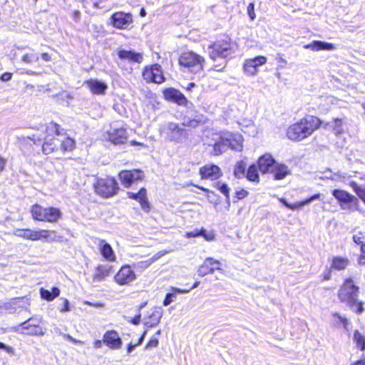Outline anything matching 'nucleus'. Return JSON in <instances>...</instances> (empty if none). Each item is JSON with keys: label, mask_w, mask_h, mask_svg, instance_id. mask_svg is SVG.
<instances>
[{"label": "nucleus", "mask_w": 365, "mask_h": 365, "mask_svg": "<svg viewBox=\"0 0 365 365\" xmlns=\"http://www.w3.org/2000/svg\"><path fill=\"white\" fill-rule=\"evenodd\" d=\"M103 344V337L102 339H96L93 341V345L95 349H100L102 347Z\"/></svg>", "instance_id": "obj_56"}, {"label": "nucleus", "mask_w": 365, "mask_h": 365, "mask_svg": "<svg viewBox=\"0 0 365 365\" xmlns=\"http://www.w3.org/2000/svg\"><path fill=\"white\" fill-rule=\"evenodd\" d=\"M43 138L36 134L27 137V140L33 144L41 145L43 155H48L61 151L63 154L73 153L76 148L74 138L67 134L61 125L53 120L43 125Z\"/></svg>", "instance_id": "obj_1"}, {"label": "nucleus", "mask_w": 365, "mask_h": 365, "mask_svg": "<svg viewBox=\"0 0 365 365\" xmlns=\"http://www.w3.org/2000/svg\"><path fill=\"white\" fill-rule=\"evenodd\" d=\"M39 292L41 297L48 302L53 301L56 297L59 296L61 292L60 289L57 287H52L51 291L41 287Z\"/></svg>", "instance_id": "obj_34"}, {"label": "nucleus", "mask_w": 365, "mask_h": 365, "mask_svg": "<svg viewBox=\"0 0 365 365\" xmlns=\"http://www.w3.org/2000/svg\"><path fill=\"white\" fill-rule=\"evenodd\" d=\"M109 21V24L113 28L120 30H125L132 27L133 24V16L130 12L119 11L113 13Z\"/></svg>", "instance_id": "obj_11"}, {"label": "nucleus", "mask_w": 365, "mask_h": 365, "mask_svg": "<svg viewBox=\"0 0 365 365\" xmlns=\"http://www.w3.org/2000/svg\"><path fill=\"white\" fill-rule=\"evenodd\" d=\"M180 66L190 71H201L204 69L205 58L192 51H184L178 56Z\"/></svg>", "instance_id": "obj_7"}, {"label": "nucleus", "mask_w": 365, "mask_h": 365, "mask_svg": "<svg viewBox=\"0 0 365 365\" xmlns=\"http://www.w3.org/2000/svg\"><path fill=\"white\" fill-rule=\"evenodd\" d=\"M215 186L226 197L227 200L230 199V189L227 184L217 182L215 183Z\"/></svg>", "instance_id": "obj_40"}, {"label": "nucleus", "mask_w": 365, "mask_h": 365, "mask_svg": "<svg viewBox=\"0 0 365 365\" xmlns=\"http://www.w3.org/2000/svg\"><path fill=\"white\" fill-rule=\"evenodd\" d=\"M360 287L356 284L354 278L349 277L344 279L337 292V297L341 303L345 304L349 308H355L354 312L361 315L364 311V303L359 300Z\"/></svg>", "instance_id": "obj_3"}, {"label": "nucleus", "mask_w": 365, "mask_h": 365, "mask_svg": "<svg viewBox=\"0 0 365 365\" xmlns=\"http://www.w3.org/2000/svg\"><path fill=\"white\" fill-rule=\"evenodd\" d=\"M120 184L125 188L141 182L145 178L144 172L140 169L122 170L118 173Z\"/></svg>", "instance_id": "obj_10"}, {"label": "nucleus", "mask_w": 365, "mask_h": 365, "mask_svg": "<svg viewBox=\"0 0 365 365\" xmlns=\"http://www.w3.org/2000/svg\"><path fill=\"white\" fill-rule=\"evenodd\" d=\"M258 170L259 168L257 164H251L247 170L245 178L250 182H259V175Z\"/></svg>", "instance_id": "obj_35"}, {"label": "nucleus", "mask_w": 365, "mask_h": 365, "mask_svg": "<svg viewBox=\"0 0 365 365\" xmlns=\"http://www.w3.org/2000/svg\"><path fill=\"white\" fill-rule=\"evenodd\" d=\"M159 344V340L155 336H152L146 343L145 346V349H151L155 348Z\"/></svg>", "instance_id": "obj_44"}, {"label": "nucleus", "mask_w": 365, "mask_h": 365, "mask_svg": "<svg viewBox=\"0 0 365 365\" xmlns=\"http://www.w3.org/2000/svg\"><path fill=\"white\" fill-rule=\"evenodd\" d=\"M137 346L138 345H135V344H132V343L128 344L126 346L127 352L130 353L134 349V348Z\"/></svg>", "instance_id": "obj_62"}, {"label": "nucleus", "mask_w": 365, "mask_h": 365, "mask_svg": "<svg viewBox=\"0 0 365 365\" xmlns=\"http://www.w3.org/2000/svg\"><path fill=\"white\" fill-rule=\"evenodd\" d=\"M130 145H131L133 146H140L143 148L146 147V145L144 143L134 140L130 141Z\"/></svg>", "instance_id": "obj_57"}, {"label": "nucleus", "mask_w": 365, "mask_h": 365, "mask_svg": "<svg viewBox=\"0 0 365 365\" xmlns=\"http://www.w3.org/2000/svg\"><path fill=\"white\" fill-rule=\"evenodd\" d=\"M17 232L19 237L31 241L46 240L51 235H56L55 230H31L30 228L19 229Z\"/></svg>", "instance_id": "obj_12"}, {"label": "nucleus", "mask_w": 365, "mask_h": 365, "mask_svg": "<svg viewBox=\"0 0 365 365\" xmlns=\"http://www.w3.org/2000/svg\"><path fill=\"white\" fill-rule=\"evenodd\" d=\"M118 58L120 63L128 61L130 63L140 64L143 62L144 56L143 53L137 52L135 50H125L124 48H119L117 51Z\"/></svg>", "instance_id": "obj_16"}, {"label": "nucleus", "mask_w": 365, "mask_h": 365, "mask_svg": "<svg viewBox=\"0 0 365 365\" xmlns=\"http://www.w3.org/2000/svg\"><path fill=\"white\" fill-rule=\"evenodd\" d=\"M199 175L201 180L214 181L219 180L223 175V173L219 165L213 163H206L200 167Z\"/></svg>", "instance_id": "obj_14"}, {"label": "nucleus", "mask_w": 365, "mask_h": 365, "mask_svg": "<svg viewBox=\"0 0 365 365\" xmlns=\"http://www.w3.org/2000/svg\"><path fill=\"white\" fill-rule=\"evenodd\" d=\"M323 124V120L314 115H306L290 124L286 130V137L292 142H300L312 136Z\"/></svg>", "instance_id": "obj_2"}, {"label": "nucleus", "mask_w": 365, "mask_h": 365, "mask_svg": "<svg viewBox=\"0 0 365 365\" xmlns=\"http://www.w3.org/2000/svg\"><path fill=\"white\" fill-rule=\"evenodd\" d=\"M276 164V161L270 153H264L259 157L257 165L262 174L270 173V171Z\"/></svg>", "instance_id": "obj_23"}, {"label": "nucleus", "mask_w": 365, "mask_h": 365, "mask_svg": "<svg viewBox=\"0 0 365 365\" xmlns=\"http://www.w3.org/2000/svg\"><path fill=\"white\" fill-rule=\"evenodd\" d=\"M350 264V259L348 257L334 255L330 260V267L334 271L341 272L348 268Z\"/></svg>", "instance_id": "obj_27"}, {"label": "nucleus", "mask_w": 365, "mask_h": 365, "mask_svg": "<svg viewBox=\"0 0 365 365\" xmlns=\"http://www.w3.org/2000/svg\"><path fill=\"white\" fill-rule=\"evenodd\" d=\"M200 284V282L199 281H197L195 282L188 289L189 291L194 289V288H196Z\"/></svg>", "instance_id": "obj_64"}, {"label": "nucleus", "mask_w": 365, "mask_h": 365, "mask_svg": "<svg viewBox=\"0 0 365 365\" xmlns=\"http://www.w3.org/2000/svg\"><path fill=\"white\" fill-rule=\"evenodd\" d=\"M146 333H147V331H144L143 332V334H141V336L139 337L138 340L137 341V342L135 343V345H138L139 346L140 344H142L143 341L145 339V336L146 335Z\"/></svg>", "instance_id": "obj_58"}, {"label": "nucleus", "mask_w": 365, "mask_h": 365, "mask_svg": "<svg viewBox=\"0 0 365 365\" xmlns=\"http://www.w3.org/2000/svg\"><path fill=\"white\" fill-rule=\"evenodd\" d=\"M249 195V192L247 190H246L244 188H241L235 192V197L237 200H242L245 198Z\"/></svg>", "instance_id": "obj_49"}, {"label": "nucleus", "mask_w": 365, "mask_h": 365, "mask_svg": "<svg viewBox=\"0 0 365 365\" xmlns=\"http://www.w3.org/2000/svg\"><path fill=\"white\" fill-rule=\"evenodd\" d=\"M140 319H141V314L140 313L136 314L135 316H134L131 319H130V322L134 324V325H138L140 324Z\"/></svg>", "instance_id": "obj_53"}, {"label": "nucleus", "mask_w": 365, "mask_h": 365, "mask_svg": "<svg viewBox=\"0 0 365 365\" xmlns=\"http://www.w3.org/2000/svg\"><path fill=\"white\" fill-rule=\"evenodd\" d=\"M30 214L34 221L55 224L63 219V212L55 206L43 207L34 203L30 207Z\"/></svg>", "instance_id": "obj_5"}, {"label": "nucleus", "mask_w": 365, "mask_h": 365, "mask_svg": "<svg viewBox=\"0 0 365 365\" xmlns=\"http://www.w3.org/2000/svg\"><path fill=\"white\" fill-rule=\"evenodd\" d=\"M200 124V120L192 118L188 119L187 121L182 123L183 126L190 127V128H196Z\"/></svg>", "instance_id": "obj_47"}, {"label": "nucleus", "mask_w": 365, "mask_h": 365, "mask_svg": "<svg viewBox=\"0 0 365 365\" xmlns=\"http://www.w3.org/2000/svg\"><path fill=\"white\" fill-rule=\"evenodd\" d=\"M12 73H10V72H5V73H3L0 77V79L2 81H8L9 80L11 79L12 78Z\"/></svg>", "instance_id": "obj_51"}, {"label": "nucleus", "mask_w": 365, "mask_h": 365, "mask_svg": "<svg viewBox=\"0 0 365 365\" xmlns=\"http://www.w3.org/2000/svg\"><path fill=\"white\" fill-rule=\"evenodd\" d=\"M349 185L353 189L354 192L356 193L358 197L365 205V187L359 185L358 183L355 181L350 182Z\"/></svg>", "instance_id": "obj_39"}, {"label": "nucleus", "mask_w": 365, "mask_h": 365, "mask_svg": "<svg viewBox=\"0 0 365 365\" xmlns=\"http://www.w3.org/2000/svg\"><path fill=\"white\" fill-rule=\"evenodd\" d=\"M209 58L215 61L217 59H229L235 52V43L227 34H221L208 45Z\"/></svg>", "instance_id": "obj_4"}, {"label": "nucleus", "mask_w": 365, "mask_h": 365, "mask_svg": "<svg viewBox=\"0 0 365 365\" xmlns=\"http://www.w3.org/2000/svg\"><path fill=\"white\" fill-rule=\"evenodd\" d=\"M332 317L334 318H336L337 319L339 322L342 324L343 327L345 329H348V326H349V320L348 319H346L345 317H342L339 313L338 312H334L332 314Z\"/></svg>", "instance_id": "obj_42"}, {"label": "nucleus", "mask_w": 365, "mask_h": 365, "mask_svg": "<svg viewBox=\"0 0 365 365\" xmlns=\"http://www.w3.org/2000/svg\"><path fill=\"white\" fill-rule=\"evenodd\" d=\"M108 139L115 145L123 144L127 140L125 128L120 127L108 132Z\"/></svg>", "instance_id": "obj_26"}, {"label": "nucleus", "mask_w": 365, "mask_h": 365, "mask_svg": "<svg viewBox=\"0 0 365 365\" xmlns=\"http://www.w3.org/2000/svg\"><path fill=\"white\" fill-rule=\"evenodd\" d=\"M200 235V230L195 229L192 231L187 232L185 237L187 238L197 237Z\"/></svg>", "instance_id": "obj_50"}, {"label": "nucleus", "mask_w": 365, "mask_h": 365, "mask_svg": "<svg viewBox=\"0 0 365 365\" xmlns=\"http://www.w3.org/2000/svg\"><path fill=\"white\" fill-rule=\"evenodd\" d=\"M350 365H365V358H361L351 363Z\"/></svg>", "instance_id": "obj_60"}, {"label": "nucleus", "mask_w": 365, "mask_h": 365, "mask_svg": "<svg viewBox=\"0 0 365 365\" xmlns=\"http://www.w3.org/2000/svg\"><path fill=\"white\" fill-rule=\"evenodd\" d=\"M207 241H212L215 239V235L212 232H207L205 229H200V235Z\"/></svg>", "instance_id": "obj_48"}, {"label": "nucleus", "mask_w": 365, "mask_h": 365, "mask_svg": "<svg viewBox=\"0 0 365 365\" xmlns=\"http://www.w3.org/2000/svg\"><path fill=\"white\" fill-rule=\"evenodd\" d=\"M41 58L45 61H51V56L48 53H42L41 54Z\"/></svg>", "instance_id": "obj_59"}, {"label": "nucleus", "mask_w": 365, "mask_h": 365, "mask_svg": "<svg viewBox=\"0 0 365 365\" xmlns=\"http://www.w3.org/2000/svg\"><path fill=\"white\" fill-rule=\"evenodd\" d=\"M195 187H197L198 189L201 190L202 191H203L206 194H209L210 192L212 193V191H210L209 189L206 188V187H204L202 186H200V185H194Z\"/></svg>", "instance_id": "obj_61"}, {"label": "nucleus", "mask_w": 365, "mask_h": 365, "mask_svg": "<svg viewBox=\"0 0 365 365\" xmlns=\"http://www.w3.org/2000/svg\"><path fill=\"white\" fill-rule=\"evenodd\" d=\"M247 170L246 163L243 160L238 161L234 168V175L238 179L242 178L245 177Z\"/></svg>", "instance_id": "obj_38"}, {"label": "nucleus", "mask_w": 365, "mask_h": 365, "mask_svg": "<svg viewBox=\"0 0 365 365\" xmlns=\"http://www.w3.org/2000/svg\"><path fill=\"white\" fill-rule=\"evenodd\" d=\"M128 199L137 201L145 212H149L151 205L148 198L147 190L145 187H140L137 192L128 191L126 192Z\"/></svg>", "instance_id": "obj_19"}, {"label": "nucleus", "mask_w": 365, "mask_h": 365, "mask_svg": "<svg viewBox=\"0 0 365 365\" xmlns=\"http://www.w3.org/2000/svg\"><path fill=\"white\" fill-rule=\"evenodd\" d=\"M247 14L251 21H254L256 19V14L255 11V3L250 2L249 3L247 8Z\"/></svg>", "instance_id": "obj_46"}, {"label": "nucleus", "mask_w": 365, "mask_h": 365, "mask_svg": "<svg viewBox=\"0 0 365 365\" xmlns=\"http://www.w3.org/2000/svg\"><path fill=\"white\" fill-rule=\"evenodd\" d=\"M16 331L25 335L35 336H43L45 334V328L41 320L36 317H31L20 323Z\"/></svg>", "instance_id": "obj_8"}, {"label": "nucleus", "mask_w": 365, "mask_h": 365, "mask_svg": "<svg viewBox=\"0 0 365 365\" xmlns=\"http://www.w3.org/2000/svg\"><path fill=\"white\" fill-rule=\"evenodd\" d=\"M103 344L111 350H118L122 347L123 341L118 332L114 329L107 330L103 334Z\"/></svg>", "instance_id": "obj_22"}, {"label": "nucleus", "mask_w": 365, "mask_h": 365, "mask_svg": "<svg viewBox=\"0 0 365 365\" xmlns=\"http://www.w3.org/2000/svg\"><path fill=\"white\" fill-rule=\"evenodd\" d=\"M68 311H69V302L67 299H64L62 307L61 308V312H66Z\"/></svg>", "instance_id": "obj_55"}, {"label": "nucleus", "mask_w": 365, "mask_h": 365, "mask_svg": "<svg viewBox=\"0 0 365 365\" xmlns=\"http://www.w3.org/2000/svg\"><path fill=\"white\" fill-rule=\"evenodd\" d=\"M332 195L336 199L342 209L350 208L351 205L358 203L357 198L344 190L334 189L332 190Z\"/></svg>", "instance_id": "obj_15"}, {"label": "nucleus", "mask_w": 365, "mask_h": 365, "mask_svg": "<svg viewBox=\"0 0 365 365\" xmlns=\"http://www.w3.org/2000/svg\"><path fill=\"white\" fill-rule=\"evenodd\" d=\"M163 95L166 101L173 102L178 106H186L188 103V100L185 96L176 88H165L163 91Z\"/></svg>", "instance_id": "obj_20"}, {"label": "nucleus", "mask_w": 365, "mask_h": 365, "mask_svg": "<svg viewBox=\"0 0 365 365\" xmlns=\"http://www.w3.org/2000/svg\"><path fill=\"white\" fill-rule=\"evenodd\" d=\"M93 187L96 195L106 199L118 195L120 191V186L113 176L97 178Z\"/></svg>", "instance_id": "obj_6"}, {"label": "nucleus", "mask_w": 365, "mask_h": 365, "mask_svg": "<svg viewBox=\"0 0 365 365\" xmlns=\"http://www.w3.org/2000/svg\"><path fill=\"white\" fill-rule=\"evenodd\" d=\"M136 274L132 269L130 264H125L122 265L114 275V282L120 286L129 285L132 282L136 279Z\"/></svg>", "instance_id": "obj_13"}, {"label": "nucleus", "mask_w": 365, "mask_h": 365, "mask_svg": "<svg viewBox=\"0 0 365 365\" xmlns=\"http://www.w3.org/2000/svg\"><path fill=\"white\" fill-rule=\"evenodd\" d=\"M321 197L320 193H317L311 197L304 199V200H302L300 202H296L294 203H289L287 201L285 198H280L279 202L284 205L287 208L292 210H296L300 209L302 206L307 205L308 203L311 202L312 201L319 199Z\"/></svg>", "instance_id": "obj_30"}, {"label": "nucleus", "mask_w": 365, "mask_h": 365, "mask_svg": "<svg viewBox=\"0 0 365 365\" xmlns=\"http://www.w3.org/2000/svg\"><path fill=\"white\" fill-rule=\"evenodd\" d=\"M172 293H167L163 301V304L164 306H168L170 304L173 302V298L175 297L178 294H182V293H187L189 292V289H182L180 288L173 287L172 288Z\"/></svg>", "instance_id": "obj_37"}, {"label": "nucleus", "mask_w": 365, "mask_h": 365, "mask_svg": "<svg viewBox=\"0 0 365 365\" xmlns=\"http://www.w3.org/2000/svg\"><path fill=\"white\" fill-rule=\"evenodd\" d=\"M98 249L103 259L108 262H115L116 255L111 245L105 240H98Z\"/></svg>", "instance_id": "obj_24"}, {"label": "nucleus", "mask_w": 365, "mask_h": 365, "mask_svg": "<svg viewBox=\"0 0 365 365\" xmlns=\"http://www.w3.org/2000/svg\"><path fill=\"white\" fill-rule=\"evenodd\" d=\"M21 60L26 63H32L38 61V56L36 53H25Z\"/></svg>", "instance_id": "obj_41"}, {"label": "nucleus", "mask_w": 365, "mask_h": 365, "mask_svg": "<svg viewBox=\"0 0 365 365\" xmlns=\"http://www.w3.org/2000/svg\"><path fill=\"white\" fill-rule=\"evenodd\" d=\"M142 78L146 83L161 84L165 81L162 66L159 63L144 66L142 69Z\"/></svg>", "instance_id": "obj_9"}, {"label": "nucleus", "mask_w": 365, "mask_h": 365, "mask_svg": "<svg viewBox=\"0 0 365 365\" xmlns=\"http://www.w3.org/2000/svg\"><path fill=\"white\" fill-rule=\"evenodd\" d=\"M113 272L112 265L98 264L96 267L93 274V279L96 281H102Z\"/></svg>", "instance_id": "obj_31"}, {"label": "nucleus", "mask_w": 365, "mask_h": 365, "mask_svg": "<svg viewBox=\"0 0 365 365\" xmlns=\"http://www.w3.org/2000/svg\"><path fill=\"white\" fill-rule=\"evenodd\" d=\"M267 57L264 56H257L252 58L245 59L243 63L244 73L250 76H255L258 72L259 66L267 63Z\"/></svg>", "instance_id": "obj_18"}, {"label": "nucleus", "mask_w": 365, "mask_h": 365, "mask_svg": "<svg viewBox=\"0 0 365 365\" xmlns=\"http://www.w3.org/2000/svg\"><path fill=\"white\" fill-rule=\"evenodd\" d=\"M353 340L357 349L361 351L365 350V335L363 333L355 329L353 331Z\"/></svg>", "instance_id": "obj_36"}, {"label": "nucleus", "mask_w": 365, "mask_h": 365, "mask_svg": "<svg viewBox=\"0 0 365 365\" xmlns=\"http://www.w3.org/2000/svg\"><path fill=\"white\" fill-rule=\"evenodd\" d=\"M6 163V158L0 155V173L5 170Z\"/></svg>", "instance_id": "obj_52"}, {"label": "nucleus", "mask_w": 365, "mask_h": 365, "mask_svg": "<svg viewBox=\"0 0 365 365\" xmlns=\"http://www.w3.org/2000/svg\"><path fill=\"white\" fill-rule=\"evenodd\" d=\"M223 142L218 141L214 143L213 145V155H220L222 153V146Z\"/></svg>", "instance_id": "obj_45"}, {"label": "nucleus", "mask_w": 365, "mask_h": 365, "mask_svg": "<svg viewBox=\"0 0 365 365\" xmlns=\"http://www.w3.org/2000/svg\"><path fill=\"white\" fill-rule=\"evenodd\" d=\"M334 270L330 267H327L322 274L320 275V279L322 282L329 281L331 279L332 272Z\"/></svg>", "instance_id": "obj_43"}, {"label": "nucleus", "mask_w": 365, "mask_h": 365, "mask_svg": "<svg viewBox=\"0 0 365 365\" xmlns=\"http://www.w3.org/2000/svg\"><path fill=\"white\" fill-rule=\"evenodd\" d=\"M221 266L222 264L219 260L213 257H207L199 266L197 273L199 276L204 277L213 274L216 270H222Z\"/></svg>", "instance_id": "obj_21"}, {"label": "nucleus", "mask_w": 365, "mask_h": 365, "mask_svg": "<svg viewBox=\"0 0 365 365\" xmlns=\"http://www.w3.org/2000/svg\"><path fill=\"white\" fill-rule=\"evenodd\" d=\"M195 83L191 82V83H190L187 85V86L186 89H187V90H188V91H190V90H191V88H193V87H195Z\"/></svg>", "instance_id": "obj_63"}, {"label": "nucleus", "mask_w": 365, "mask_h": 365, "mask_svg": "<svg viewBox=\"0 0 365 365\" xmlns=\"http://www.w3.org/2000/svg\"><path fill=\"white\" fill-rule=\"evenodd\" d=\"M0 349L5 350L9 354H13L14 353V349L11 346H8L5 345L3 342L0 341Z\"/></svg>", "instance_id": "obj_54"}, {"label": "nucleus", "mask_w": 365, "mask_h": 365, "mask_svg": "<svg viewBox=\"0 0 365 365\" xmlns=\"http://www.w3.org/2000/svg\"><path fill=\"white\" fill-rule=\"evenodd\" d=\"M270 173L274 180H281L291 175V170L287 165L276 163Z\"/></svg>", "instance_id": "obj_29"}, {"label": "nucleus", "mask_w": 365, "mask_h": 365, "mask_svg": "<svg viewBox=\"0 0 365 365\" xmlns=\"http://www.w3.org/2000/svg\"><path fill=\"white\" fill-rule=\"evenodd\" d=\"M162 317V312L155 309L145 318L144 324L147 328H153L159 324Z\"/></svg>", "instance_id": "obj_32"}, {"label": "nucleus", "mask_w": 365, "mask_h": 365, "mask_svg": "<svg viewBox=\"0 0 365 365\" xmlns=\"http://www.w3.org/2000/svg\"><path fill=\"white\" fill-rule=\"evenodd\" d=\"M353 241L360 247V255L357 257L359 265H365V232H359L352 237Z\"/></svg>", "instance_id": "obj_28"}, {"label": "nucleus", "mask_w": 365, "mask_h": 365, "mask_svg": "<svg viewBox=\"0 0 365 365\" xmlns=\"http://www.w3.org/2000/svg\"><path fill=\"white\" fill-rule=\"evenodd\" d=\"M84 84L90 92L94 95H104L108 88V86L106 83L96 79H88L84 81Z\"/></svg>", "instance_id": "obj_25"}, {"label": "nucleus", "mask_w": 365, "mask_h": 365, "mask_svg": "<svg viewBox=\"0 0 365 365\" xmlns=\"http://www.w3.org/2000/svg\"><path fill=\"white\" fill-rule=\"evenodd\" d=\"M304 48L310 49L314 51H330L334 48V44L331 43L324 42L321 41H313L312 43L309 44H306L304 46Z\"/></svg>", "instance_id": "obj_33"}, {"label": "nucleus", "mask_w": 365, "mask_h": 365, "mask_svg": "<svg viewBox=\"0 0 365 365\" xmlns=\"http://www.w3.org/2000/svg\"><path fill=\"white\" fill-rule=\"evenodd\" d=\"M165 133L169 140L177 143L187 138L186 130L179 124L172 122L166 125Z\"/></svg>", "instance_id": "obj_17"}]
</instances>
